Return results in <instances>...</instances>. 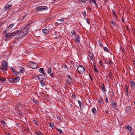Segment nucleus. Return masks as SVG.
Instances as JSON below:
<instances>
[{
	"label": "nucleus",
	"mask_w": 135,
	"mask_h": 135,
	"mask_svg": "<svg viewBox=\"0 0 135 135\" xmlns=\"http://www.w3.org/2000/svg\"><path fill=\"white\" fill-rule=\"evenodd\" d=\"M134 104H135V102H134Z\"/></svg>",
	"instance_id": "obj_59"
},
{
	"label": "nucleus",
	"mask_w": 135,
	"mask_h": 135,
	"mask_svg": "<svg viewBox=\"0 0 135 135\" xmlns=\"http://www.w3.org/2000/svg\"><path fill=\"white\" fill-rule=\"evenodd\" d=\"M71 32L72 35L73 36H76V33L74 30H72L71 31Z\"/></svg>",
	"instance_id": "obj_22"
},
{
	"label": "nucleus",
	"mask_w": 135,
	"mask_h": 135,
	"mask_svg": "<svg viewBox=\"0 0 135 135\" xmlns=\"http://www.w3.org/2000/svg\"><path fill=\"white\" fill-rule=\"evenodd\" d=\"M17 35V33L16 32H14L12 33H9L7 34L6 35L4 36L5 37H6L7 38H11L13 37V36H15Z\"/></svg>",
	"instance_id": "obj_2"
},
{
	"label": "nucleus",
	"mask_w": 135,
	"mask_h": 135,
	"mask_svg": "<svg viewBox=\"0 0 135 135\" xmlns=\"http://www.w3.org/2000/svg\"><path fill=\"white\" fill-rule=\"evenodd\" d=\"M98 43H99V44L102 47L103 46H102V42L101 41H98Z\"/></svg>",
	"instance_id": "obj_38"
},
{
	"label": "nucleus",
	"mask_w": 135,
	"mask_h": 135,
	"mask_svg": "<svg viewBox=\"0 0 135 135\" xmlns=\"http://www.w3.org/2000/svg\"><path fill=\"white\" fill-rule=\"evenodd\" d=\"M82 14H83V16L84 17H85L86 15V12L85 11H84L82 12H81Z\"/></svg>",
	"instance_id": "obj_32"
},
{
	"label": "nucleus",
	"mask_w": 135,
	"mask_h": 135,
	"mask_svg": "<svg viewBox=\"0 0 135 135\" xmlns=\"http://www.w3.org/2000/svg\"><path fill=\"white\" fill-rule=\"evenodd\" d=\"M105 101L107 103H108V101L107 98H106L105 99Z\"/></svg>",
	"instance_id": "obj_48"
},
{
	"label": "nucleus",
	"mask_w": 135,
	"mask_h": 135,
	"mask_svg": "<svg viewBox=\"0 0 135 135\" xmlns=\"http://www.w3.org/2000/svg\"><path fill=\"white\" fill-rule=\"evenodd\" d=\"M20 78L18 77H16L15 78H14V81H15V83H16L18 81L20 80Z\"/></svg>",
	"instance_id": "obj_21"
},
{
	"label": "nucleus",
	"mask_w": 135,
	"mask_h": 135,
	"mask_svg": "<svg viewBox=\"0 0 135 135\" xmlns=\"http://www.w3.org/2000/svg\"><path fill=\"white\" fill-rule=\"evenodd\" d=\"M50 75L51 77H53L54 76V75L52 73H51L50 74Z\"/></svg>",
	"instance_id": "obj_45"
},
{
	"label": "nucleus",
	"mask_w": 135,
	"mask_h": 135,
	"mask_svg": "<svg viewBox=\"0 0 135 135\" xmlns=\"http://www.w3.org/2000/svg\"><path fill=\"white\" fill-rule=\"evenodd\" d=\"M101 87L102 88V91L104 93L106 91V90L105 88V85L104 84H103Z\"/></svg>",
	"instance_id": "obj_17"
},
{
	"label": "nucleus",
	"mask_w": 135,
	"mask_h": 135,
	"mask_svg": "<svg viewBox=\"0 0 135 135\" xmlns=\"http://www.w3.org/2000/svg\"><path fill=\"white\" fill-rule=\"evenodd\" d=\"M30 66L31 68L36 69L37 68V64L33 62H31L30 63Z\"/></svg>",
	"instance_id": "obj_6"
},
{
	"label": "nucleus",
	"mask_w": 135,
	"mask_h": 135,
	"mask_svg": "<svg viewBox=\"0 0 135 135\" xmlns=\"http://www.w3.org/2000/svg\"><path fill=\"white\" fill-rule=\"evenodd\" d=\"M78 102L79 105V106L80 107V108H81V104H82V103H81V102L79 100H78Z\"/></svg>",
	"instance_id": "obj_36"
},
{
	"label": "nucleus",
	"mask_w": 135,
	"mask_h": 135,
	"mask_svg": "<svg viewBox=\"0 0 135 135\" xmlns=\"http://www.w3.org/2000/svg\"><path fill=\"white\" fill-rule=\"evenodd\" d=\"M12 6L11 5H9L8 4L6 5L5 7L6 10H8L11 8Z\"/></svg>",
	"instance_id": "obj_13"
},
{
	"label": "nucleus",
	"mask_w": 135,
	"mask_h": 135,
	"mask_svg": "<svg viewBox=\"0 0 135 135\" xmlns=\"http://www.w3.org/2000/svg\"><path fill=\"white\" fill-rule=\"evenodd\" d=\"M111 104L113 106V107L114 108L116 107V104L115 101L113 100H111Z\"/></svg>",
	"instance_id": "obj_9"
},
{
	"label": "nucleus",
	"mask_w": 135,
	"mask_h": 135,
	"mask_svg": "<svg viewBox=\"0 0 135 135\" xmlns=\"http://www.w3.org/2000/svg\"><path fill=\"white\" fill-rule=\"evenodd\" d=\"M41 84L43 86H44L45 85V83L44 81H41Z\"/></svg>",
	"instance_id": "obj_40"
},
{
	"label": "nucleus",
	"mask_w": 135,
	"mask_h": 135,
	"mask_svg": "<svg viewBox=\"0 0 135 135\" xmlns=\"http://www.w3.org/2000/svg\"><path fill=\"white\" fill-rule=\"evenodd\" d=\"M128 87L127 86H125V89H126V91L128 90Z\"/></svg>",
	"instance_id": "obj_44"
},
{
	"label": "nucleus",
	"mask_w": 135,
	"mask_h": 135,
	"mask_svg": "<svg viewBox=\"0 0 135 135\" xmlns=\"http://www.w3.org/2000/svg\"><path fill=\"white\" fill-rule=\"evenodd\" d=\"M92 112L93 113H96V109L94 108H93L92 109Z\"/></svg>",
	"instance_id": "obj_29"
},
{
	"label": "nucleus",
	"mask_w": 135,
	"mask_h": 135,
	"mask_svg": "<svg viewBox=\"0 0 135 135\" xmlns=\"http://www.w3.org/2000/svg\"><path fill=\"white\" fill-rule=\"evenodd\" d=\"M111 22L112 24H114V23L113 21H112V22Z\"/></svg>",
	"instance_id": "obj_57"
},
{
	"label": "nucleus",
	"mask_w": 135,
	"mask_h": 135,
	"mask_svg": "<svg viewBox=\"0 0 135 135\" xmlns=\"http://www.w3.org/2000/svg\"><path fill=\"white\" fill-rule=\"evenodd\" d=\"M88 55L92 61H93L94 59V55L91 52H89Z\"/></svg>",
	"instance_id": "obj_8"
},
{
	"label": "nucleus",
	"mask_w": 135,
	"mask_h": 135,
	"mask_svg": "<svg viewBox=\"0 0 135 135\" xmlns=\"http://www.w3.org/2000/svg\"><path fill=\"white\" fill-rule=\"evenodd\" d=\"M106 113H108V112H106Z\"/></svg>",
	"instance_id": "obj_60"
},
{
	"label": "nucleus",
	"mask_w": 135,
	"mask_h": 135,
	"mask_svg": "<svg viewBox=\"0 0 135 135\" xmlns=\"http://www.w3.org/2000/svg\"><path fill=\"white\" fill-rule=\"evenodd\" d=\"M57 119H60V118L59 117H57Z\"/></svg>",
	"instance_id": "obj_58"
},
{
	"label": "nucleus",
	"mask_w": 135,
	"mask_h": 135,
	"mask_svg": "<svg viewBox=\"0 0 135 135\" xmlns=\"http://www.w3.org/2000/svg\"><path fill=\"white\" fill-rule=\"evenodd\" d=\"M47 71L48 73H50L51 72V70L50 68H49L47 70Z\"/></svg>",
	"instance_id": "obj_27"
},
{
	"label": "nucleus",
	"mask_w": 135,
	"mask_h": 135,
	"mask_svg": "<svg viewBox=\"0 0 135 135\" xmlns=\"http://www.w3.org/2000/svg\"><path fill=\"white\" fill-rule=\"evenodd\" d=\"M2 66H4L5 67H7L8 66V62L6 61H3L2 63Z\"/></svg>",
	"instance_id": "obj_15"
},
{
	"label": "nucleus",
	"mask_w": 135,
	"mask_h": 135,
	"mask_svg": "<svg viewBox=\"0 0 135 135\" xmlns=\"http://www.w3.org/2000/svg\"><path fill=\"white\" fill-rule=\"evenodd\" d=\"M28 26H26L23 28H21L20 30L15 31L17 33V35L18 36L16 37V39H18L25 36L28 33L29 27Z\"/></svg>",
	"instance_id": "obj_1"
},
{
	"label": "nucleus",
	"mask_w": 135,
	"mask_h": 135,
	"mask_svg": "<svg viewBox=\"0 0 135 135\" xmlns=\"http://www.w3.org/2000/svg\"><path fill=\"white\" fill-rule=\"evenodd\" d=\"M57 130L60 133H62V131L61 129H57Z\"/></svg>",
	"instance_id": "obj_37"
},
{
	"label": "nucleus",
	"mask_w": 135,
	"mask_h": 135,
	"mask_svg": "<svg viewBox=\"0 0 135 135\" xmlns=\"http://www.w3.org/2000/svg\"><path fill=\"white\" fill-rule=\"evenodd\" d=\"M13 72L14 73V74L16 75H17L18 74V73H19V72H16L15 70H13Z\"/></svg>",
	"instance_id": "obj_34"
},
{
	"label": "nucleus",
	"mask_w": 135,
	"mask_h": 135,
	"mask_svg": "<svg viewBox=\"0 0 135 135\" xmlns=\"http://www.w3.org/2000/svg\"><path fill=\"white\" fill-rule=\"evenodd\" d=\"M73 98H75L76 97V95H73Z\"/></svg>",
	"instance_id": "obj_51"
},
{
	"label": "nucleus",
	"mask_w": 135,
	"mask_h": 135,
	"mask_svg": "<svg viewBox=\"0 0 135 135\" xmlns=\"http://www.w3.org/2000/svg\"><path fill=\"white\" fill-rule=\"evenodd\" d=\"M6 134L7 135H11L10 134L8 133H7Z\"/></svg>",
	"instance_id": "obj_56"
},
{
	"label": "nucleus",
	"mask_w": 135,
	"mask_h": 135,
	"mask_svg": "<svg viewBox=\"0 0 135 135\" xmlns=\"http://www.w3.org/2000/svg\"><path fill=\"white\" fill-rule=\"evenodd\" d=\"M79 1L80 2H85V0H79Z\"/></svg>",
	"instance_id": "obj_47"
},
{
	"label": "nucleus",
	"mask_w": 135,
	"mask_h": 135,
	"mask_svg": "<svg viewBox=\"0 0 135 135\" xmlns=\"http://www.w3.org/2000/svg\"><path fill=\"white\" fill-rule=\"evenodd\" d=\"M78 72L80 74L84 73L85 70L84 68L81 65L79 66L77 68Z\"/></svg>",
	"instance_id": "obj_3"
},
{
	"label": "nucleus",
	"mask_w": 135,
	"mask_h": 135,
	"mask_svg": "<svg viewBox=\"0 0 135 135\" xmlns=\"http://www.w3.org/2000/svg\"><path fill=\"white\" fill-rule=\"evenodd\" d=\"M44 70L43 68H41L39 69V71L40 73H42L44 75H45V74L44 71Z\"/></svg>",
	"instance_id": "obj_19"
},
{
	"label": "nucleus",
	"mask_w": 135,
	"mask_h": 135,
	"mask_svg": "<svg viewBox=\"0 0 135 135\" xmlns=\"http://www.w3.org/2000/svg\"><path fill=\"white\" fill-rule=\"evenodd\" d=\"M42 76V75H38L37 76V78H38V79L40 80V78L41 77V76Z\"/></svg>",
	"instance_id": "obj_41"
},
{
	"label": "nucleus",
	"mask_w": 135,
	"mask_h": 135,
	"mask_svg": "<svg viewBox=\"0 0 135 135\" xmlns=\"http://www.w3.org/2000/svg\"><path fill=\"white\" fill-rule=\"evenodd\" d=\"M62 67L63 68L65 69V70L66 71H68V69L67 68V66L66 65H63Z\"/></svg>",
	"instance_id": "obj_25"
},
{
	"label": "nucleus",
	"mask_w": 135,
	"mask_h": 135,
	"mask_svg": "<svg viewBox=\"0 0 135 135\" xmlns=\"http://www.w3.org/2000/svg\"><path fill=\"white\" fill-rule=\"evenodd\" d=\"M18 69H19V72L20 73H22L24 71V68L21 67H18Z\"/></svg>",
	"instance_id": "obj_10"
},
{
	"label": "nucleus",
	"mask_w": 135,
	"mask_h": 135,
	"mask_svg": "<svg viewBox=\"0 0 135 135\" xmlns=\"http://www.w3.org/2000/svg\"><path fill=\"white\" fill-rule=\"evenodd\" d=\"M21 106V103H18L16 105V108L17 109L18 108L20 107Z\"/></svg>",
	"instance_id": "obj_33"
},
{
	"label": "nucleus",
	"mask_w": 135,
	"mask_h": 135,
	"mask_svg": "<svg viewBox=\"0 0 135 135\" xmlns=\"http://www.w3.org/2000/svg\"><path fill=\"white\" fill-rule=\"evenodd\" d=\"M125 128L128 129L129 131V132L131 135H132L133 134V129L131 127L128 126L126 127Z\"/></svg>",
	"instance_id": "obj_5"
},
{
	"label": "nucleus",
	"mask_w": 135,
	"mask_h": 135,
	"mask_svg": "<svg viewBox=\"0 0 135 135\" xmlns=\"http://www.w3.org/2000/svg\"><path fill=\"white\" fill-rule=\"evenodd\" d=\"M99 1H100V0H98Z\"/></svg>",
	"instance_id": "obj_62"
},
{
	"label": "nucleus",
	"mask_w": 135,
	"mask_h": 135,
	"mask_svg": "<svg viewBox=\"0 0 135 135\" xmlns=\"http://www.w3.org/2000/svg\"><path fill=\"white\" fill-rule=\"evenodd\" d=\"M113 13L114 15H115V13L114 11H113Z\"/></svg>",
	"instance_id": "obj_54"
},
{
	"label": "nucleus",
	"mask_w": 135,
	"mask_h": 135,
	"mask_svg": "<svg viewBox=\"0 0 135 135\" xmlns=\"http://www.w3.org/2000/svg\"><path fill=\"white\" fill-rule=\"evenodd\" d=\"M14 25L13 24H11L9 25L8 26L6 27V29L7 30H9V29L11 28Z\"/></svg>",
	"instance_id": "obj_14"
},
{
	"label": "nucleus",
	"mask_w": 135,
	"mask_h": 135,
	"mask_svg": "<svg viewBox=\"0 0 135 135\" xmlns=\"http://www.w3.org/2000/svg\"><path fill=\"white\" fill-rule=\"evenodd\" d=\"M104 49L106 52H108V49L106 47H104Z\"/></svg>",
	"instance_id": "obj_35"
},
{
	"label": "nucleus",
	"mask_w": 135,
	"mask_h": 135,
	"mask_svg": "<svg viewBox=\"0 0 135 135\" xmlns=\"http://www.w3.org/2000/svg\"><path fill=\"white\" fill-rule=\"evenodd\" d=\"M1 124H2L4 126H6V123L4 120H2L1 121Z\"/></svg>",
	"instance_id": "obj_24"
},
{
	"label": "nucleus",
	"mask_w": 135,
	"mask_h": 135,
	"mask_svg": "<svg viewBox=\"0 0 135 135\" xmlns=\"http://www.w3.org/2000/svg\"><path fill=\"white\" fill-rule=\"evenodd\" d=\"M131 84L132 87L133 88H134L135 87V83L133 81H131Z\"/></svg>",
	"instance_id": "obj_20"
},
{
	"label": "nucleus",
	"mask_w": 135,
	"mask_h": 135,
	"mask_svg": "<svg viewBox=\"0 0 135 135\" xmlns=\"http://www.w3.org/2000/svg\"><path fill=\"white\" fill-rule=\"evenodd\" d=\"M36 134L37 135H43L42 133L41 132H36Z\"/></svg>",
	"instance_id": "obj_31"
},
{
	"label": "nucleus",
	"mask_w": 135,
	"mask_h": 135,
	"mask_svg": "<svg viewBox=\"0 0 135 135\" xmlns=\"http://www.w3.org/2000/svg\"><path fill=\"white\" fill-rule=\"evenodd\" d=\"M0 81L1 82H4L6 81V79L4 77H0Z\"/></svg>",
	"instance_id": "obj_18"
},
{
	"label": "nucleus",
	"mask_w": 135,
	"mask_h": 135,
	"mask_svg": "<svg viewBox=\"0 0 135 135\" xmlns=\"http://www.w3.org/2000/svg\"><path fill=\"white\" fill-rule=\"evenodd\" d=\"M42 32L44 34L47 35L49 33V31L47 29L45 28L43 30Z\"/></svg>",
	"instance_id": "obj_12"
},
{
	"label": "nucleus",
	"mask_w": 135,
	"mask_h": 135,
	"mask_svg": "<svg viewBox=\"0 0 135 135\" xmlns=\"http://www.w3.org/2000/svg\"><path fill=\"white\" fill-rule=\"evenodd\" d=\"M47 9V7L39 6L36 8V11H39L42 10H46Z\"/></svg>",
	"instance_id": "obj_4"
},
{
	"label": "nucleus",
	"mask_w": 135,
	"mask_h": 135,
	"mask_svg": "<svg viewBox=\"0 0 135 135\" xmlns=\"http://www.w3.org/2000/svg\"><path fill=\"white\" fill-rule=\"evenodd\" d=\"M64 20V18H61L59 19L57 21H62Z\"/></svg>",
	"instance_id": "obj_39"
},
{
	"label": "nucleus",
	"mask_w": 135,
	"mask_h": 135,
	"mask_svg": "<svg viewBox=\"0 0 135 135\" xmlns=\"http://www.w3.org/2000/svg\"><path fill=\"white\" fill-rule=\"evenodd\" d=\"M126 110L128 114H130L131 112L130 107L129 106L127 107L126 108Z\"/></svg>",
	"instance_id": "obj_11"
},
{
	"label": "nucleus",
	"mask_w": 135,
	"mask_h": 135,
	"mask_svg": "<svg viewBox=\"0 0 135 135\" xmlns=\"http://www.w3.org/2000/svg\"><path fill=\"white\" fill-rule=\"evenodd\" d=\"M33 102L34 103H37V101H36V100H34V101H33Z\"/></svg>",
	"instance_id": "obj_49"
},
{
	"label": "nucleus",
	"mask_w": 135,
	"mask_h": 135,
	"mask_svg": "<svg viewBox=\"0 0 135 135\" xmlns=\"http://www.w3.org/2000/svg\"><path fill=\"white\" fill-rule=\"evenodd\" d=\"M67 83L68 84H70V83L68 81L67 82Z\"/></svg>",
	"instance_id": "obj_55"
},
{
	"label": "nucleus",
	"mask_w": 135,
	"mask_h": 135,
	"mask_svg": "<svg viewBox=\"0 0 135 135\" xmlns=\"http://www.w3.org/2000/svg\"><path fill=\"white\" fill-rule=\"evenodd\" d=\"M7 68V67H6V66L5 67V66H1L0 67V69L4 71L6 70Z\"/></svg>",
	"instance_id": "obj_16"
},
{
	"label": "nucleus",
	"mask_w": 135,
	"mask_h": 135,
	"mask_svg": "<svg viewBox=\"0 0 135 135\" xmlns=\"http://www.w3.org/2000/svg\"><path fill=\"white\" fill-rule=\"evenodd\" d=\"M67 77L70 80V81L72 80V78H71V76L69 75H66Z\"/></svg>",
	"instance_id": "obj_30"
},
{
	"label": "nucleus",
	"mask_w": 135,
	"mask_h": 135,
	"mask_svg": "<svg viewBox=\"0 0 135 135\" xmlns=\"http://www.w3.org/2000/svg\"><path fill=\"white\" fill-rule=\"evenodd\" d=\"M14 80V79L11 78L9 79V81L11 83H15V81Z\"/></svg>",
	"instance_id": "obj_26"
},
{
	"label": "nucleus",
	"mask_w": 135,
	"mask_h": 135,
	"mask_svg": "<svg viewBox=\"0 0 135 135\" xmlns=\"http://www.w3.org/2000/svg\"><path fill=\"white\" fill-rule=\"evenodd\" d=\"M7 32V30H5L4 31H3V33L4 34H5Z\"/></svg>",
	"instance_id": "obj_43"
},
{
	"label": "nucleus",
	"mask_w": 135,
	"mask_h": 135,
	"mask_svg": "<svg viewBox=\"0 0 135 135\" xmlns=\"http://www.w3.org/2000/svg\"><path fill=\"white\" fill-rule=\"evenodd\" d=\"M75 41L78 43L80 42L79 36V35H77L76 37L75 38Z\"/></svg>",
	"instance_id": "obj_7"
},
{
	"label": "nucleus",
	"mask_w": 135,
	"mask_h": 135,
	"mask_svg": "<svg viewBox=\"0 0 135 135\" xmlns=\"http://www.w3.org/2000/svg\"><path fill=\"white\" fill-rule=\"evenodd\" d=\"M11 69L13 71V70H15L13 68H11Z\"/></svg>",
	"instance_id": "obj_50"
},
{
	"label": "nucleus",
	"mask_w": 135,
	"mask_h": 135,
	"mask_svg": "<svg viewBox=\"0 0 135 135\" xmlns=\"http://www.w3.org/2000/svg\"><path fill=\"white\" fill-rule=\"evenodd\" d=\"M90 2H92L94 3L95 4V5L97 7H98V4H97V3H96V1H95V0H90Z\"/></svg>",
	"instance_id": "obj_23"
},
{
	"label": "nucleus",
	"mask_w": 135,
	"mask_h": 135,
	"mask_svg": "<svg viewBox=\"0 0 135 135\" xmlns=\"http://www.w3.org/2000/svg\"><path fill=\"white\" fill-rule=\"evenodd\" d=\"M94 71L97 73L98 72V70L96 67L95 68Z\"/></svg>",
	"instance_id": "obj_42"
},
{
	"label": "nucleus",
	"mask_w": 135,
	"mask_h": 135,
	"mask_svg": "<svg viewBox=\"0 0 135 135\" xmlns=\"http://www.w3.org/2000/svg\"><path fill=\"white\" fill-rule=\"evenodd\" d=\"M126 92L127 94L129 93V91H128V90H126Z\"/></svg>",
	"instance_id": "obj_53"
},
{
	"label": "nucleus",
	"mask_w": 135,
	"mask_h": 135,
	"mask_svg": "<svg viewBox=\"0 0 135 135\" xmlns=\"http://www.w3.org/2000/svg\"><path fill=\"white\" fill-rule=\"evenodd\" d=\"M108 62V61H107V62ZM109 63L110 65H111L112 64V63H111V61L110 60H109Z\"/></svg>",
	"instance_id": "obj_46"
},
{
	"label": "nucleus",
	"mask_w": 135,
	"mask_h": 135,
	"mask_svg": "<svg viewBox=\"0 0 135 135\" xmlns=\"http://www.w3.org/2000/svg\"><path fill=\"white\" fill-rule=\"evenodd\" d=\"M49 125L52 128H53L54 127V125L53 123H50Z\"/></svg>",
	"instance_id": "obj_28"
},
{
	"label": "nucleus",
	"mask_w": 135,
	"mask_h": 135,
	"mask_svg": "<svg viewBox=\"0 0 135 135\" xmlns=\"http://www.w3.org/2000/svg\"><path fill=\"white\" fill-rule=\"evenodd\" d=\"M86 21H87V23H89V22L88 21V20L86 19Z\"/></svg>",
	"instance_id": "obj_52"
},
{
	"label": "nucleus",
	"mask_w": 135,
	"mask_h": 135,
	"mask_svg": "<svg viewBox=\"0 0 135 135\" xmlns=\"http://www.w3.org/2000/svg\"><path fill=\"white\" fill-rule=\"evenodd\" d=\"M102 63V62H100V64H101V63Z\"/></svg>",
	"instance_id": "obj_61"
}]
</instances>
